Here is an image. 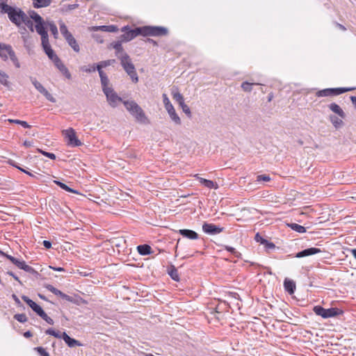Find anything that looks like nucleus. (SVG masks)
Masks as SVG:
<instances>
[{
    "instance_id": "49",
    "label": "nucleus",
    "mask_w": 356,
    "mask_h": 356,
    "mask_svg": "<svg viewBox=\"0 0 356 356\" xmlns=\"http://www.w3.org/2000/svg\"><path fill=\"white\" fill-rule=\"evenodd\" d=\"M181 108H182L183 112H184L188 116L191 117V112L190 108L184 102L179 104Z\"/></svg>"
},
{
    "instance_id": "22",
    "label": "nucleus",
    "mask_w": 356,
    "mask_h": 356,
    "mask_svg": "<svg viewBox=\"0 0 356 356\" xmlns=\"http://www.w3.org/2000/svg\"><path fill=\"white\" fill-rule=\"evenodd\" d=\"M62 339L65 341L69 347L81 346V343L79 342V341L70 337L65 332H62Z\"/></svg>"
},
{
    "instance_id": "64",
    "label": "nucleus",
    "mask_w": 356,
    "mask_h": 356,
    "mask_svg": "<svg viewBox=\"0 0 356 356\" xmlns=\"http://www.w3.org/2000/svg\"><path fill=\"white\" fill-rule=\"evenodd\" d=\"M350 100L352 102V104H353L354 107L356 108V97L355 96H351Z\"/></svg>"
},
{
    "instance_id": "32",
    "label": "nucleus",
    "mask_w": 356,
    "mask_h": 356,
    "mask_svg": "<svg viewBox=\"0 0 356 356\" xmlns=\"http://www.w3.org/2000/svg\"><path fill=\"white\" fill-rule=\"evenodd\" d=\"M94 29L107 32H116L118 31L117 26L114 25L96 26L94 28Z\"/></svg>"
},
{
    "instance_id": "59",
    "label": "nucleus",
    "mask_w": 356,
    "mask_h": 356,
    "mask_svg": "<svg viewBox=\"0 0 356 356\" xmlns=\"http://www.w3.org/2000/svg\"><path fill=\"white\" fill-rule=\"evenodd\" d=\"M49 268L56 271H58V272H64L65 271V269L61 267H54L52 266H49Z\"/></svg>"
},
{
    "instance_id": "19",
    "label": "nucleus",
    "mask_w": 356,
    "mask_h": 356,
    "mask_svg": "<svg viewBox=\"0 0 356 356\" xmlns=\"http://www.w3.org/2000/svg\"><path fill=\"white\" fill-rule=\"evenodd\" d=\"M101 80V85L102 88V91H106L105 89H111L112 88V86H110V81L108 78L107 75L104 71L98 72Z\"/></svg>"
},
{
    "instance_id": "43",
    "label": "nucleus",
    "mask_w": 356,
    "mask_h": 356,
    "mask_svg": "<svg viewBox=\"0 0 356 356\" xmlns=\"http://www.w3.org/2000/svg\"><path fill=\"white\" fill-rule=\"evenodd\" d=\"M31 17H29L26 13H25V17L24 18L23 17V19H22V24L24 23L25 25H26L28 27H30L31 31H33V23L30 19Z\"/></svg>"
},
{
    "instance_id": "26",
    "label": "nucleus",
    "mask_w": 356,
    "mask_h": 356,
    "mask_svg": "<svg viewBox=\"0 0 356 356\" xmlns=\"http://www.w3.org/2000/svg\"><path fill=\"white\" fill-rule=\"evenodd\" d=\"M122 40L120 41H117L111 44L113 48L116 51V56L119 58V56H121L123 54H126L123 51V48L122 46Z\"/></svg>"
},
{
    "instance_id": "40",
    "label": "nucleus",
    "mask_w": 356,
    "mask_h": 356,
    "mask_svg": "<svg viewBox=\"0 0 356 356\" xmlns=\"http://www.w3.org/2000/svg\"><path fill=\"white\" fill-rule=\"evenodd\" d=\"M45 333L47 334L54 336V337L58 338V339L62 338V333L58 331H56V330H53L52 328H49V329L47 330Z\"/></svg>"
},
{
    "instance_id": "50",
    "label": "nucleus",
    "mask_w": 356,
    "mask_h": 356,
    "mask_svg": "<svg viewBox=\"0 0 356 356\" xmlns=\"http://www.w3.org/2000/svg\"><path fill=\"white\" fill-rule=\"evenodd\" d=\"M34 349L40 356H49V353L42 347H36Z\"/></svg>"
},
{
    "instance_id": "11",
    "label": "nucleus",
    "mask_w": 356,
    "mask_h": 356,
    "mask_svg": "<svg viewBox=\"0 0 356 356\" xmlns=\"http://www.w3.org/2000/svg\"><path fill=\"white\" fill-rule=\"evenodd\" d=\"M63 134L67 140V144L71 147H79L82 145V143L76 136V132L72 128L63 131Z\"/></svg>"
},
{
    "instance_id": "17",
    "label": "nucleus",
    "mask_w": 356,
    "mask_h": 356,
    "mask_svg": "<svg viewBox=\"0 0 356 356\" xmlns=\"http://www.w3.org/2000/svg\"><path fill=\"white\" fill-rule=\"evenodd\" d=\"M321 250L316 248H309L305 250H303L299 252H298L296 255V257L297 258H301L304 257H307L310 255H313L317 253L321 252Z\"/></svg>"
},
{
    "instance_id": "56",
    "label": "nucleus",
    "mask_w": 356,
    "mask_h": 356,
    "mask_svg": "<svg viewBox=\"0 0 356 356\" xmlns=\"http://www.w3.org/2000/svg\"><path fill=\"white\" fill-rule=\"evenodd\" d=\"M12 165H13V166H15V168H17V169H19L20 171H22V172H23L26 173V175H29L30 177H34V175H33V174H32L31 172H29V171L26 170L25 169H24V168H21V167H19V166L17 165L16 164L13 163Z\"/></svg>"
},
{
    "instance_id": "9",
    "label": "nucleus",
    "mask_w": 356,
    "mask_h": 356,
    "mask_svg": "<svg viewBox=\"0 0 356 356\" xmlns=\"http://www.w3.org/2000/svg\"><path fill=\"white\" fill-rule=\"evenodd\" d=\"M353 88H326L323 90H318L316 95L318 97H330V96H337L344 93L346 92L352 90Z\"/></svg>"
},
{
    "instance_id": "62",
    "label": "nucleus",
    "mask_w": 356,
    "mask_h": 356,
    "mask_svg": "<svg viewBox=\"0 0 356 356\" xmlns=\"http://www.w3.org/2000/svg\"><path fill=\"white\" fill-rule=\"evenodd\" d=\"M78 7V4L76 3H74V4H69L67 6V9L68 10H73V9H75L76 8Z\"/></svg>"
},
{
    "instance_id": "3",
    "label": "nucleus",
    "mask_w": 356,
    "mask_h": 356,
    "mask_svg": "<svg viewBox=\"0 0 356 356\" xmlns=\"http://www.w3.org/2000/svg\"><path fill=\"white\" fill-rule=\"evenodd\" d=\"M120 64L124 71L130 76L134 83L138 81V76L136 71L134 65L133 64L131 59L127 54H123L119 56Z\"/></svg>"
},
{
    "instance_id": "60",
    "label": "nucleus",
    "mask_w": 356,
    "mask_h": 356,
    "mask_svg": "<svg viewBox=\"0 0 356 356\" xmlns=\"http://www.w3.org/2000/svg\"><path fill=\"white\" fill-rule=\"evenodd\" d=\"M43 245L44 246L47 248V249H49L51 247V243L50 241H43Z\"/></svg>"
},
{
    "instance_id": "38",
    "label": "nucleus",
    "mask_w": 356,
    "mask_h": 356,
    "mask_svg": "<svg viewBox=\"0 0 356 356\" xmlns=\"http://www.w3.org/2000/svg\"><path fill=\"white\" fill-rule=\"evenodd\" d=\"M40 36H41V42H42V46L43 49L47 47H50L51 45L49 42L47 32L44 33V35H41Z\"/></svg>"
},
{
    "instance_id": "46",
    "label": "nucleus",
    "mask_w": 356,
    "mask_h": 356,
    "mask_svg": "<svg viewBox=\"0 0 356 356\" xmlns=\"http://www.w3.org/2000/svg\"><path fill=\"white\" fill-rule=\"evenodd\" d=\"M96 70H97V66H95V65H88V66L85 65V66L81 67V70L83 72H88V73L95 72Z\"/></svg>"
},
{
    "instance_id": "41",
    "label": "nucleus",
    "mask_w": 356,
    "mask_h": 356,
    "mask_svg": "<svg viewBox=\"0 0 356 356\" xmlns=\"http://www.w3.org/2000/svg\"><path fill=\"white\" fill-rule=\"evenodd\" d=\"M169 275L172 280L175 281L179 280L178 271L174 266H172V269L169 271Z\"/></svg>"
},
{
    "instance_id": "57",
    "label": "nucleus",
    "mask_w": 356,
    "mask_h": 356,
    "mask_svg": "<svg viewBox=\"0 0 356 356\" xmlns=\"http://www.w3.org/2000/svg\"><path fill=\"white\" fill-rule=\"evenodd\" d=\"M1 254H2V255H3L6 258H7L8 259H9L12 263H13V262H14V261H15V259H16V258L13 257V256L9 255V254H6V253H4V252H1Z\"/></svg>"
},
{
    "instance_id": "55",
    "label": "nucleus",
    "mask_w": 356,
    "mask_h": 356,
    "mask_svg": "<svg viewBox=\"0 0 356 356\" xmlns=\"http://www.w3.org/2000/svg\"><path fill=\"white\" fill-rule=\"evenodd\" d=\"M261 244H264L267 248L269 249H273L275 248V245L273 243L268 241L267 240L262 241Z\"/></svg>"
},
{
    "instance_id": "29",
    "label": "nucleus",
    "mask_w": 356,
    "mask_h": 356,
    "mask_svg": "<svg viewBox=\"0 0 356 356\" xmlns=\"http://www.w3.org/2000/svg\"><path fill=\"white\" fill-rule=\"evenodd\" d=\"M58 24H59V28H60V33L63 35L65 39L68 38V36L72 35L71 33H70L68 31L66 25L65 24V23L62 20H60L58 22Z\"/></svg>"
},
{
    "instance_id": "34",
    "label": "nucleus",
    "mask_w": 356,
    "mask_h": 356,
    "mask_svg": "<svg viewBox=\"0 0 356 356\" xmlns=\"http://www.w3.org/2000/svg\"><path fill=\"white\" fill-rule=\"evenodd\" d=\"M288 226L293 230L298 232V233H305L306 232V228L302 225H300L296 223H290L288 224Z\"/></svg>"
},
{
    "instance_id": "33",
    "label": "nucleus",
    "mask_w": 356,
    "mask_h": 356,
    "mask_svg": "<svg viewBox=\"0 0 356 356\" xmlns=\"http://www.w3.org/2000/svg\"><path fill=\"white\" fill-rule=\"evenodd\" d=\"M33 6L35 8H42L48 6L51 0H33Z\"/></svg>"
},
{
    "instance_id": "42",
    "label": "nucleus",
    "mask_w": 356,
    "mask_h": 356,
    "mask_svg": "<svg viewBox=\"0 0 356 356\" xmlns=\"http://www.w3.org/2000/svg\"><path fill=\"white\" fill-rule=\"evenodd\" d=\"M22 269L31 274L35 275H38V273L33 268L27 265L26 263H24Z\"/></svg>"
},
{
    "instance_id": "51",
    "label": "nucleus",
    "mask_w": 356,
    "mask_h": 356,
    "mask_svg": "<svg viewBox=\"0 0 356 356\" xmlns=\"http://www.w3.org/2000/svg\"><path fill=\"white\" fill-rule=\"evenodd\" d=\"M40 316L49 325H54V322L53 319L48 316L44 312Z\"/></svg>"
},
{
    "instance_id": "24",
    "label": "nucleus",
    "mask_w": 356,
    "mask_h": 356,
    "mask_svg": "<svg viewBox=\"0 0 356 356\" xmlns=\"http://www.w3.org/2000/svg\"><path fill=\"white\" fill-rule=\"evenodd\" d=\"M68 44L73 49V50L76 52H79L80 50L79 46L75 40V38L73 37V35L68 36V38H65Z\"/></svg>"
},
{
    "instance_id": "58",
    "label": "nucleus",
    "mask_w": 356,
    "mask_h": 356,
    "mask_svg": "<svg viewBox=\"0 0 356 356\" xmlns=\"http://www.w3.org/2000/svg\"><path fill=\"white\" fill-rule=\"evenodd\" d=\"M254 239L257 242H260L261 243L262 241L265 240L259 233L255 235Z\"/></svg>"
},
{
    "instance_id": "35",
    "label": "nucleus",
    "mask_w": 356,
    "mask_h": 356,
    "mask_svg": "<svg viewBox=\"0 0 356 356\" xmlns=\"http://www.w3.org/2000/svg\"><path fill=\"white\" fill-rule=\"evenodd\" d=\"M55 184L58 186H59L62 189L66 191H68V192H70V193H79L76 190H74L71 188H70L69 186H67L65 184L60 181H54Z\"/></svg>"
},
{
    "instance_id": "4",
    "label": "nucleus",
    "mask_w": 356,
    "mask_h": 356,
    "mask_svg": "<svg viewBox=\"0 0 356 356\" xmlns=\"http://www.w3.org/2000/svg\"><path fill=\"white\" fill-rule=\"evenodd\" d=\"M329 108L334 113L337 114L339 117L336 115H330L329 120L335 129H339L343 125V119L346 118V113L343 109L336 103H332L328 106Z\"/></svg>"
},
{
    "instance_id": "27",
    "label": "nucleus",
    "mask_w": 356,
    "mask_h": 356,
    "mask_svg": "<svg viewBox=\"0 0 356 356\" xmlns=\"http://www.w3.org/2000/svg\"><path fill=\"white\" fill-rule=\"evenodd\" d=\"M44 51L49 57V58L51 60L54 62V63L60 59L58 57V56L55 54L54 50L51 49V46L44 49Z\"/></svg>"
},
{
    "instance_id": "16",
    "label": "nucleus",
    "mask_w": 356,
    "mask_h": 356,
    "mask_svg": "<svg viewBox=\"0 0 356 356\" xmlns=\"http://www.w3.org/2000/svg\"><path fill=\"white\" fill-rule=\"evenodd\" d=\"M46 289L48 291H49L51 293H53L54 294L60 296V298H62L63 299H64V300H67L68 302H74V298L72 296H70L63 293L60 290H58L56 288H55L53 285L48 284V285L46 286Z\"/></svg>"
},
{
    "instance_id": "31",
    "label": "nucleus",
    "mask_w": 356,
    "mask_h": 356,
    "mask_svg": "<svg viewBox=\"0 0 356 356\" xmlns=\"http://www.w3.org/2000/svg\"><path fill=\"white\" fill-rule=\"evenodd\" d=\"M172 96L173 99L178 102L179 104L184 102L182 95L179 92L177 88L172 90Z\"/></svg>"
},
{
    "instance_id": "23",
    "label": "nucleus",
    "mask_w": 356,
    "mask_h": 356,
    "mask_svg": "<svg viewBox=\"0 0 356 356\" xmlns=\"http://www.w3.org/2000/svg\"><path fill=\"white\" fill-rule=\"evenodd\" d=\"M285 290L289 293L293 294L296 289V284L293 280L285 279L284 282Z\"/></svg>"
},
{
    "instance_id": "63",
    "label": "nucleus",
    "mask_w": 356,
    "mask_h": 356,
    "mask_svg": "<svg viewBox=\"0 0 356 356\" xmlns=\"http://www.w3.org/2000/svg\"><path fill=\"white\" fill-rule=\"evenodd\" d=\"M24 145L26 147H31L33 146V143L31 141H29V140H25L24 142Z\"/></svg>"
},
{
    "instance_id": "52",
    "label": "nucleus",
    "mask_w": 356,
    "mask_h": 356,
    "mask_svg": "<svg viewBox=\"0 0 356 356\" xmlns=\"http://www.w3.org/2000/svg\"><path fill=\"white\" fill-rule=\"evenodd\" d=\"M38 152H40L42 154H43L44 156L51 159H56V156L53 153H50V152H44V151H42V149H37Z\"/></svg>"
},
{
    "instance_id": "25",
    "label": "nucleus",
    "mask_w": 356,
    "mask_h": 356,
    "mask_svg": "<svg viewBox=\"0 0 356 356\" xmlns=\"http://www.w3.org/2000/svg\"><path fill=\"white\" fill-rule=\"evenodd\" d=\"M137 250L140 255H148L151 254L152 248L147 244L140 245L137 247Z\"/></svg>"
},
{
    "instance_id": "1",
    "label": "nucleus",
    "mask_w": 356,
    "mask_h": 356,
    "mask_svg": "<svg viewBox=\"0 0 356 356\" xmlns=\"http://www.w3.org/2000/svg\"><path fill=\"white\" fill-rule=\"evenodd\" d=\"M0 11L2 13H7L11 22L17 26L22 24V19L25 17V13L20 8H13L2 0L0 2Z\"/></svg>"
},
{
    "instance_id": "30",
    "label": "nucleus",
    "mask_w": 356,
    "mask_h": 356,
    "mask_svg": "<svg viewBox=\"0 0 356 356\" xmlns=\"http://www.w3.org/2000/svg\"><path fill=\"white\" fill-rule=\"evenodd\" d=\"M45 24L47 25V26H48L49 28V30H50L51 33H52V35H54V38L57 39L58 37V29H57V26H56V24L54 23V22L48 21L45 23Z\"/></svg>"
},
{
    "instance_id": "48",
    "label": "nucleus",
    "mask_w": 356,
    "mask_h": 356,
    "mask_svg": "<svg viewBox=\"0 0 356 356\" xmlns=\"http://www.w3.org/2000/svg\"><path fill=\"white\" fill-rule=\"evenodd\" d=\"M254 83H250L249 82L245 81L242 83L241 88L245 92H250L252 90V86Z\"/></svg>"
},
{
    "instance_id": "18",
    "label": "nucleus",
    "mask_w": 356,
    "mask_h": 356,
    "mask_svg": "<svg viewBox=\"0 0 356 356\" xmlns=\"http://www.w3.org/2000/svg\"><path fill=\"white\" fill-rule=\"evenodd\" d=\"M194 177H195L197 180H199L200 183L203 185L204 186H205L206 188H218V184L217 183L211 181V180H209V179H204V178H202L199 176L198 174H196L194 175Z\"/></svg>"
},
{
    "instance_id": "8",
    "label": "nucleus",
    "mask_w": 356,
    "mask_h": 356,
    "mask_svg": "<svg viewBox=\"0 0 356 356\" xmlns=\"http://www.w3.org/2000/svg\"><path fill=\"white\" fill-rule=\"evenodd\" d=\"M106 91L103 92L106 97V101L108 104L113 108L117 107L120 103L122 102V99L118 96L116 92L113 90V88L111 89H105Z\"/></svg>"
},
{
    "instance_id": "47",
    "label": "nucleus",
    "mask_w": 356,
    "mask_h": 356,
    "mask_svg": "<svg viewBox=\"0 0 356 356\" xmlns=\"http://www.w3.org/2000/svg\"><path fill=\"white\" fill-rule=\"evenodd\" d=\"M270 177L268 175H259L257 177V181L261 182V181H270Z\"/></svg>"
},
{
    "instance_id": "13",
    "label": "nucleus",
    "mask_w": 356,
    "mask_h": 356,
    "mask_svg": "<svg viewBox=\"0 0 356 356\" xmlns=\"http://www.w3.org/2000/svg\"><path fill=\"white\" fill-rule=\"evenodd\" d=\"M30 80L35 89L43 95L45 98L52 103L56 102V99L54 96L48 92V90L36 79V78L31 76Z\"/></svg>"
},
{
    "instance_id": "36",
    "label": "nucleus",
    "mask_w": 356,
    "mask_h": 356,
    "mask_svg": "<svg viewBox=\"0 0 356 356\" xmlns=\"http://www.w3.org/2000/svg\"><path fill=\"white\" fill-rule=\"evenodd\" d=\"M8 79V75L6 72L0 70V83L5 86H8L9 81Z\"/></svg>"
},
{
    "instance_id": "5",
    "label": "nucleus",
    "mask_w": 356,
    "mask_h": 356,
    "mask_svg": "<svg viewBox=\"0 0 356 356\" xmlns=\"http://www.w3.org/2000/svg\"><path fill=\"white\" fill-rule=\"evenodd\" d=\"M127 110L136 119L137 121L145 122L146 117L141 107L133 100H127L123 102Z\"/></svg>"
},
{
    "instance_id": "21",
    "label": "nucleus",
    "mask_w": 356,
    "mask_h": 356,
    "mask_svg": "<svg viewBox=\"0 0 356 356\" xmlns=\"http://www.w3.org/2000/svg\"><path fill=\"white\" fill-rule=\"evenodd\" d=\"M55 66L58 70L67 79H71V74L65 65L62 63L60 59L54 63Z\"/></svg>"
},
{
    "instance_id": "28",
    "label": "nucleus",
    "mask_w": 356,
    "mask_h": 356,
    "mask_svg": "<svg viewBox=\"0 0 356 356\" xmlns=\"http://www.w3.org/2000/svg\"><path fill=\"white\" fill-rule=\"evenodd\" d=\"M115 63V60L114 59L101 61L97 65V70L98 72L103 71L102 68L106 67L107 66L113 65Z\"/></svg>"
},
{
    "instance_id": "14",
    "label": "nucleus",
    "mask_w": 356,
    "mask_h": 356,
    "mask_svg": "<svg viewBox=\"0 0 356 356\" xmlns=\"http://www.w3.org/2000/svg\"><path fill=\"white\" fill-rule=\"evenodd\" d=\"M202 230L208 234L214 235L222 232L223 228L220 227L214 224L205 222L202 225Z\"/></svg>"
},
{
    "instance_id": "54",
    "label": "nucleus",
    "mask_w": 356,
    "mask_h": 356,
    "mask_svg": "<svg viewBox=\"0 0 356 356\" xmlns=\"http://www.w3.org/2000/svg\"><path fill=\"white\" fill-rule=\"evenodd\" d=\"M24 263V261H21L19 259H15L13 264H15L17 268L22 269Z\"/></svg>"
},
{
    "instance_id": "44",
    "label": "nucleus",
    "mask_w": 356,
    "mask_h": 356,
    "mask_svg": "<svg viewBox=\"0 0 356 356\" xmlns=\"http://www.w3.org/2000/svg\"><path fill=\"white\" fill-rule=\"evenodd\" d=\"M8 122H10V123H15V124H20V125H22L24 128H30L31 127V126L26 121H22V120H19L9 119Z\"/></svg>"
},
{
    "instance_id": "2",
    "label": "nucleus",
    "mask_w": 356,
    "mask_h": 356,
    "mask_svg": "<svg viewBox=\"0 0 356 356\" xmlns=\"http://www.w3.org/2000/svg\"><path fill=\"white\" fill-rule=\"evenodd\" d=\"M0 58L3 61H7L10 58L16 68L21 67L15 52L10 44L0 42Z\"/></svg>"
},
{
    "instance_id": "37",
    "label": "nucleus",
    "mask_w": 356,
    "mask_h": 356,
    "mask_svg": "<svg viewBox=\"0 0 356 356\" xmlns=\"http://www.w3.org/2000/svg\"><path fill=\"white\" fill-rule=\"evenodd\" d=\"M44 21L42 22H39L35 24V30L38 34L44 35V33H47V31L45 29V27L44 26Z\"/></svg>"
},
{
    "instance_id": "39",
    "label": "nucleus",
    "mask_w": 356,
    "mask_h": 356,
    "mask_svg": "<svg viewBox=\"0 0 356 356\" xmlns=\"http://www.w3.org/2000/svg\"><path fill=\"white\" fill-rule=\"evenodd\" d=\"M29 17L33 19L35 23L42 22L43 19L35 11H31L29 13Z\"/></svg>"
},
{
    "instance_id": "53",
    "label": "nucleus",
    "mask_w": 356,
    "mask_h": 356,
    "mask_svg": "<svg viewBox=\"0 0 356 356\" xmlns=\"http://www.w3.org/2000/svg\"><path fill=\"white\" fill-rule=\"evenodd\" d=\"M225 250L233 254L236 257H239L241 255V254L238 251H236V250L234 248L227 245L225 246Z\"/></svg>"
},
{
    "instance_id": "10",
    "label": "nucleus",
    "mask_w": 356,
    "mask_h": 356,
    "mask_svg": "<svg viewBox=\"0 0 356 356\" xmlns=\"http://www.w3.org/2000/svg\"><path fill=\"white\" fill-rule=\"evenodd\" d=\"M163 102L165 106L166 111H168L171 120L174 121L176 124H180L181 120L178 115L177 114L175 109L172 104L170 103L169 98L168 97L166 94H163Z\"/></svg>"
},
{
    "instance_id": "7",
    "label": "nucleus",
    "mask_w": 356,
    "mask_h": 356,
    "mask_svg": "<svg viewBox=\"0 0 356 356\" xmlns=\"http://www.w3.org/2000/svg\"><path fill=\"white\" fill-rule=\"evenodd\" d=\"M314 313L323 318H328L337 316L342 313V311L337 308L325 309L321 306H316L314 307Z\"/></svg>"
},
{
    "instance_id": "61",
    "label": "nucleus",
    "mask_w": 356,
    "mask_h": 356,
    "mask_svg": "<svg viewBox=\"0 0 356 356\" xmlns=\"http://www.w3.org/2000/svg\"><path fill=\"white\" fill-rule=\"evenodd\" d=\"M10 275H11L15 280H17L20 284H22V282L19 280V277L16 276L13 273L8 272V273Z\"/></svg>"
},
{
    "instance_id": "6",
    "label": "nucleus",
    "mask_w": 356,
    "mask_h": 356,
    "mask_svg": "<svg viewBox=\"0 0 356 356\" xmlns=\"http://www.w3.org/2000/svg\"><path fill=\"white\" fill-rule=\"evenodd\" d=\"M143 36H163L168 34V29L162 26H145L140 27Z\"/></svg>"
},
{
    "instance_id": "15",
    "label": "nucleus",
    "mask_w": 356,
    "mask_h": 356,
    "mask_svg": "<svg viewBox=\"0 0 356 356\" xmlns=\"http://www.w3.org/2000/svg\"><path fill=\"white\" fill-rule=\"evenodd\" d=\"M22 299L40 316L44 310L34 301L26 296H22Z\"/></svg>"
},
{
    "instance_id": "12",
    "label": "nucleus",
    "mask_w": 356,
    "mask_h": 356,
    "mask_svg": "<svg viewBox=\"0 0 356 356\" xmlns=\"http://www.w3.org/2000/svg\"><path fill=\"white\" fill-rule=\"evenodd\" d=\"M122 31L124 33L120 36V39L123 42H129L136 36L141 35L140 27L136 28L135 29H129L128 26L122 28Z\"/></svg>"
},
{
    "instance_id": "20",
    "label": "nucleus",
    "mask_w": 356,
    "mask_h": 356,
    "mask_svg": "<svg viewBox=\"0 0 356 356\" xmlns=\"http://www.w3.org/2000/svg\"><path fill=\"white\" fill-rule=\"evenodd\" d=\"M179 233L184 237L191 240H196L199 238L197 233L191 229H179Z\"/></svg>"
},
{
    "instance_id": "45",
    "label": "nucleus",
    "mask_w": 356,
    "mask_h": 356,
    "mask_svg": "<svg viewBox=\"0 0 356 356\" xmlns=\"http://www.w3.org/2000/svg\"><path fill=\"white\" fill-rule=\"evenodd\" d=\"M14 318L20 323H25L27 321V317L24 314H17L14 316Z\"/></svg>"
}]
</instances>
